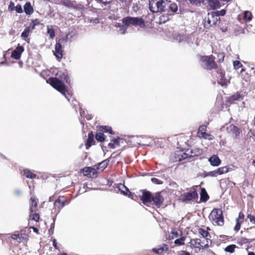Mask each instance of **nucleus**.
Wrapping results in <instances>:
<instances>
[{
	"instance_id": "obj_39",
	"label": "nucleus",
	"mask_w": 255,
	"mask_h": 255,
	"mask_svg": "<svg viewBox=\"0 0 255 255\" xmlns=\"http://www.w3.org/2000/svg\"><path fill=\"white\" fill-rule=\"evenodd\" d=\"M96 139L100 142H103L105 140V137L103 133L98 132L96 134Z\"/></svg>"
},
{
	"instance_id": "obj_27",
	"label": "nucleus",
	"mask_w": 255,
	"mask_h": 255,
	"mask_svg": "<svg viewBox=\"0 0 255 255\" xmlns=\"http://www.w3.org/2000/svg\"><path fill=\"white\" fill-rule=\"evenodd\" d=\"M117 188L124 195H127V192H129L128 188L124 184H120L118 185Z\"/></svg>"
},
{
	"instance_id": "obj_24",
	"label": "nucleus",
	"mask_w": 255,
	"mask_h": 255,
	"mask_svg": "<svg viewBox=\"0 0 255 255\" xmlns=\"http://www.w3.org/2000/svg\"><path fill=\"white\" fill-rule=\"evenodd\" d=\"M200 242L201 249L208 248L209 247V244L211 243L210 240H208L207 239L204 238L200 239Z\"/></svg>"
},
{
	"instance_id": "obj_45",
	"label": "nucleus",
	"mask_w": 255,
	"mask_h": 255,
	"mask_svg": "<svg viewBox=\"0 0 255 255\" xmlns=\"http://www.w3.org/2000/svg\"><path fill=\"white\" fill-rule=\"evenodd\" d=\"M199 234L202 237V238H205L208 235V232L202 229H199L198 230Z\"/></svg>"
},
{
	"instance_id": "obj_15",
	"label": "nucleus",
	"mask_w": 255,
	"mask_h": 255,
	"mask_svg": "<svg viewBox=\"0 0 255 255\" xmlns=\"http://www.w3.org/2000/svg\"><path fill=\"white\" fill-rule=\"evenodd\" d=\"M200 243V239H192L190 242L191 245L195 248L196 252L201 249Z\"/></svg>"
},
{
	"instance_id": "obj_28",
	"label": "nucleus",
	"mask_w": 255,
	"mask_h": 255,
	"mask_svg": "<svg viewBox=\"0 0 255 255\" xmlns=\"http://www.w3.org/2000/svg\"><path fill=\"white\" fill-rule=\"evenodd\" d=\"M24 175L28 178L33 179L36 177V174L32 173L29 170L25 169L23 170Z\"/></svg>"
},
{
	"instance_id": "obj_26",
	"label": "nucleus",
	"mask_w": 255,
	"mask_h": 255,
	"mask_svg": "<svg viewBox=\"0 0 255 255\" xmlns=\"http://www.w3.org/2000/svg\"><path fill=\"white\" fill-rule=\"evenodd\" d=\"M109 163V161L107 160H104L101 162L98 166H97V168L96 169H99L101 171H103L105 168H106Z\"/></svg>"
},
{
	"instance_id": "obj_5",
	"label": "nucleus",
	"mask_w": 255,
	"mask_h": 255,
	"mask_svg": "<svg viewBox=\"0 0 255 255\" xmlns=\"http://www.w3.org/2000/svg\"><path fill=\"white\" fill-rule=\"evenodd\" d=\"M202 150L197 148L194 150L192 149L190 151L187 150L186 153L183 152V151H178L176 153L179 157L176 160L180 161L182 159L186 158L188 157H193L195 156H198L202 153Z\"/></svg>"
},
{
	"instance_id": "obj_20",
	"label": "nucleus",
	"mask_w": 255,
	"mask_h": 255,
	"mask_svg": "<svg viewBox=\"0 0 255 255\" xmlns=\"http://www.w3.org/2000/svg\"><path fill=\"white\" fill-rule=\"evenodd\" d=\"M37 201L36 200L31 197L30 199V211H31V213L35 212L37 209Z\"/></svg>"
},
{
	"instance_id": "obj_6",
	"label": "nucleus",
	"mask_w": 255,
	"mask_h": 255,
	"mask_svg": "<svg viewBox=\"0 0 255 255\" xmlns=\"http://www.w3.org/2000/svg\"><path fill=\"white\" fill-rule=\"evenodd\" d=\"M200 61L202 66L204 68L211 69L214 68L215 66L213 57L212 56H201Z\"/></svg>"
},
{
	"instance_id": "obj_10",
	"label": "nucleus",
	"mask_w": 255,
	"mask_h": 255,
	"mask_svg": "<svg viewBox=\"0 0 255 255\" xmlns=\"http://www.w3.org/2000/svg\"><path fill=\"white\" fill-rule=\"evenodd\" d=\"M54 55L58 60H60L63 56V50L61 44L59 42H56L55 45V50L53 51Z\"/></svg>"
},
{
	"instance_id": "obj_36",
	"label": "nucleus",
	"mask_w": 255,
	"mask_h": 255,
	"mask_svg": "<svg viewBox=\"0 0 255 255\" xmlns=\"http://www.w3.org/2000/svg\"><path fill=\"white\" fill-rule=\"evenodd\" d=\"M173 36L174 40L177 42H181L185 39L184 35L178 33H175Z\"/></svg>"
},
{
	"instance_id": "obj_46",
	"label": "nucleus",
	"mask_w": 255,
	"mask_h": 255,
	"mask_svg": "<svg viewBox=\"0 0 255 255\" xmlns=\"http://www.w3.org/2000/svg\"><path fill=\"white\" fill-rule=\"evenodd\" d=\"M221 78L219 81V83L222 85V86H226L227 85L228 83L229 82V80H225L224 79V75H221Z\"/></svg>"
},
{
	"instance_id": "obj_13",
	"label": "nucleus",
	"mask_w": 255,
	"mask_h": 255,
	"mask_svg": "<svg viewBox=\"0 0 255 255\" xmlns=\"http://www.w3.org/2000/svg\"><path fill=\"white\" fill-rule=\"evenodd\" d=\"M24 48L21 46H18L11 54V57L15 59L18 60L20 58L21 54L23 52Z\"/></svg>"
},
{
	"instance_id": "obj_48",
	"label": "nucleus",
	"mask_w": 255,
	"mask_h": 255,
	"mask_svg": "<svg viewBox=\"0 0 255 255\" xmlns=\"http://www.w3.org/2000/svg\"><path fill=\"white\" fill-rule=\"evenodd\" d=\"M206 129V127L204 125L201 126L199 128V130L198 131L197 134L198 136L201 134V132H205V131Z\"/></svg>"
},
{
	"instance_id": "obj_50",
	"label": "nucleus",
	"mask_w": 255,
	"mask_h": 255,
	"mask_svg": "<svg viewBox=\"0 0 255 255\" xmlns=\"http://www.w3.org/2000/svg\"><path fill=\"white\" fill-rule=\"evenodd\" d=\"M236 225L235 227H234V230L237 232L240 229L241 223H240V222L239 221V219H236Z\"/></svg>"
},
{
	"instance_id": "obj_18",
	"label": "nucleus",
	"mask_w": 255,
	"mask_h": 255,
	"mask_svg": "<svg viewBox=\"0 0 255 255\" xmlns=\"http://www.w3.org/2000/svg\"><path fill=\"white\" fill-rule=\"evenodd\" d=\"M120 138H114L111 140V142L108 144V146L111 148H115L120 145Z\"/></svg>"
},
{
	"instance_id": "obj_3",
	"label": "nucleus",
	"mask_w": 255,
	"mask_h": 255,
	"mask_svg": "<svg viewBox=\"0 0 255 255\" xmlns=\"http://www.w3.org/2000/svg\"><path fill=\"white\" fill-rule=\"evenodd\" d=\"M49 82L54 88L62 94L68 101L70 100L69 94L68 93L65 86L61 81L57 78H50L49 79Z\"/></svg>"
},
{
	"instance_id": "obj_58",
	"label": "nucleus",
	"mask_w": 255,
	"mask_h": 255,
	"mask_svg": "<svg viewBox=\"0 0 255 255\" xmlns=\"http://www.w3.org/2000/svg\"><path fill=\"white\" fill-rule=\"evenodd\" d=\"M97 1H100L104 3V4H106L107 3H110L112 0H97Z\"/></svg>"
},
{
	"instance_id": "obj_8",
	"label": "nucleus",
	"mask_w": 255,
	"mask_h": 255,
	"mask_svg": "<svg viewBox=\"0 0 255 255\" xmlns=\"http://www.w3.org/2000/svg\"><path fill=\"white\" fill-rule=\"evenodd\" d=\"M198 197V194L195 190H191L189 192L184 193L180 197V200L183 202L195 200Z\"/></svg>"
},
{
	"instance_id": "obj_52",
	"label": "nucleus",
	"mask_w": 255,
	"mask_h": 255,
	"mask_svg": "<svg viewBox=\"0 0 255 255\" xmlns=\"http://www.w3.org/2000/svg\"><path fill=\"white\" fill-rule=\"evenodd\" d=\"M208 175L212 176V177H216L218 176L217 172L216 170L212 171H210L208 173Z\"/></svg>"
},
{
	"instance_id": "obj_60",
	"label": "nucleus",
	"mask_w": 255,
	"mask_h": 255,
	"mask_svg": "<svg viewBox=\"0 0 255 255\" xmlns=\"http://www.w3.org/2000/svg\"><path fill=\"white\" fill-rule=\"evenodd\" d=\"M18 236V234H13V235H11V237L13 240H15L17 241Z\"/></svg>"
},
{
	"instance_id": "obj_31",
	"label": "nucleus",
	"mask_w": 255,
	"mask_h": 255,
	"mask_svg": "<svg viewBox=\"0 0 255 255\" xmlns=\"http://www.w3.org/2000/svg\"><path fill=\"white\" fill-rule=\"evenodd\" d=\"M117 26L118 27H120V29L118 30V31L120 34H123L125 33V32L127 30L128 26L124 24L123 23L122 25H121L120 23H118V24H117Z\"/></svg>"
},
{
	"instance_id": "obj_44",
	"label": "nucleus",
	"mask_w": 255,
	"mask_h": 255,
	"mask_svg": "<svg viewBox=\"0 0 255 255\" xmlns=\"http://www.w3.org/2000/svg\"><path fill=\"white\" fill-rule=\"evenodd\" d=\"M62 4L69 7L73 6V3L70 0H63Z\"/></svg>"
},
{
	"instance_id": "obj_34",
	"label": "nucleus",
	"mask_w": 255,
	"mask_h": 255,
	"mask_svg": "<svg viewBox=\"0 0 255 255\" xmlns=\"http://www.w3.org/2000/svg\"><path fill=\"white\" fill-rule=\"evenodd\" d=\"M100 128H101L100 130L101 131H104L105 132H109L111 134H114V131H113L112 128L110 127H107V126L101 127Z\"/></svg>"
},
{
	"instance_id": "obj_62",
	"label": "nucleus",
	"mask_w": 255,
	"mask_h": 255,
	"mask_svg": "<svg viewBox=\"0 0 255 255\" xmlns=\"http://www.w3.org/2000/svg\"><path fill=\"white\" fill-rule=\"evenodd\" d=\"M53 245L56 249H58L56 240L55 239L53 240Z\"/></svg>"
},
{
	"instance_id": "obj_54",
	"label": "nucleus",
	"mask_w": 255,
	"mask_h": 255,
	"mask_svg": "<svg viewBox=\"0 0 255 255\" xmlns=\"http://www.w3.org/2000/svg\"><path fill=\"white\" fill-rule=\"evenodd\" d=\"M151 180L153 183L157 184H160L162 183L161 181H160L159 180H158V179L155 178H151Z\"/></svg>"
},
{
	"instance_id": "obj_7",
	"label": "nucleus",
	"mask_w": 255,
	"mask_h": 255,
	"mask_svg": "<svg viewBox=\"0 0 255 255\" xmlns=\"http://www.w3.org/2000/svg\"><path fill=\"white\" fill-rule=\"evenodd\" d=\"M219 18V16L217 14H214L213 13H208V17L204 20V27L208 28L212 25L216 24Z\"/></svg>"
},
{
	"instance_id": "obj_57",
	"label": "nucleus",
	"mask_w": 255,
	"mask_h": 255,
	"mask_svg": "<svg viewBox=\"0 0 255 255\" xmlns=\"http://www.w3.org/2000/svg\"><path fill=\"white\" fill-rule=\"evenodd\" d=\"M244 218V215L243 213L242 212H240L239 213L238 218H237L236 219H239V221L240 222V220H241V221H242L243 220Z\"/></svg>"
},
{
	"instance_id": "obj_49",
	"label": "nucleus",
	"mask_w": 255,
	"mask_h": 255,
	"mask_svg": "<svg viewBox=\"0 0 255 255\" xmlns=\"http://www.w3.org/2000/svg\"><path fill=\"white\" fill-rule=\"evenodd\" d=\"M164 250V248H160L157 249H155V248L152 249V251L154 253H155L157 254H158V255H161L163 253Z\"/></svg>"
},
{
	"instance_id": "obj_51",
	"label": "nucleus",
	"mask_w": 255,
	"mask_h": 255,
	"mask_svg": "<svg viewBox=\"0 0 255 255\" xmlns=\"http://www.w3.org/2000/svg\"><path fill=\"white\" fill-rule=\"evenodd\" d=\"M248 219H249L250 222L253 224H255V217L254 216H252L251 215H249L248 216Z\"/></svg>"
},
{
	"instance_id": "obj_40",
	"label": "nucleus",
	"mask_w": 255,
	"mask_h": 255,
	"mask_svg": "<svg viewBox=\"0 0 255 255\" xmlns=\"http://www.w3.org/2000/svg\"><path fill=\"white\" fill-rule=\"evenodd\" d=\"M242 99V97L241 95L239 93H236V94L233 95L232 97H231L230 100L231 101H239Z\"/></svg>"
},
{
	"instance_id": "obj_35",
	"label": "nucleus",
	"mask_w": 255,
	"mask_h": 255,
	"mask_svg": "<svg viewBox=\"0 0 255 255\" xmlns=\"http://www.w3.org/2000/svg\"><path fill=\"white\" fill-rule=\"evenodd\" d=\"M94 141V134L92 133L89 134L88 138L87 143V149L90 147L92 142Z\"/></svg>"
},
{
	"instance_id": "obj_43",
	"label": "nucleus",
	"mask_w": 255,
	"mask_h": 255,
	"mask_svg": "<svg viewBox=\"0 0 255 255\" xmlns=\"http://www.w3.org/2000/svg\"><path fill=\"white\" fill-rule=\"evenodd\" d=\"M236 247V246L234 245H230L225 248V251L226 252L232 253L234 252Z\"/></svg>"
},
{
	"instance_id": "obj_56",
	"label": "nucleus",
	"mask_w": 255,
	"mask_h": 255,
	"mask_svg": "<svg viewBox=\"0 0 255 255\" xmlns=\"http://www.w3.org/2000/svg\"><path fill=\"white\" fill-rule=\"evenodd\" d=\"M179 255H190L188 252L184 251H181L178 253Z\"/></svg>"
},
{
	"instance_id": "obj_16",
	"label": "nucleus",
	"mask_w": 255,
	"mask_h": 255,
	"mask_svg": "<svg viewBox=\"0 0 255 255\" xmlns=\"http://www.w3.org/2000/svg\"><path fill=\"white\" fill-rule=\"evenodd\" d=\"M66 199L64 197H59L54 203V205L60 210L65 204Z\"/></svg>"
},
{
	"instance_id": "obj_25",
	"label": "nucleus",
	"mask_w": 255,
	"mask_h": 255,
	"mask_svg": "<svg viewBox=\"0 0 255 255\" xmlns=\"http://www.w3.org/2000/svg\"><path fill=\"white\" fill-rule=\"evenodd\" d=\"M24 10L25 12L27 14H31L33 11V9L32 7L31 6L30 3L29 2H26L24 6Z\"/></svg>"
},
{
	"instance_id": "obj_23",
	"label": "nucleus",
	"mask_w": 255,
	"mask_h": 255,
	"mask_svg": "<svg viewBox=\"0 0 255 255\" xmlns=\"http://www.w3.org/2000/svg\"><path fill=\"white\" fill-rule=\"evenodd\" d=\"M200 198L201 200L203 202L207 201L209 198V196L204 188H202L201 190Z\"/></svg>"
},
{
	"instance_id": "obj_12",
	"label": "nucleus",
	"mask_w": 255,
	"mask_h": 255,
	"mask_svg": "<svg viewBox=\"0 0 255 255\" xmlns=\"http://www.w3.org/2000/svg\"><path fill=\"white\" fill-rule=\"evenodd\" d=\"M182 235V232L180 230L177 228L173 229H172L171 232L169 233L167 239L170 240H173L180 237Z\"/></svg>"
},
{
	"instance_id": "obj_55",
	"label": "nucleus",
	"mask_w": 255,
	"mask_h": 255,
	"mask_svg": "<svg viewBox=\"0 0 255 255\" xmlns=\"http://www.w3.org/2000/svg\"><path fill=\"white\" fill-rule=\"evenodd\" d=\"M14 8H15L14 4L13 2L11 1L8 6V10L9 11H12L14 10Z\"/></svg>"
},
{
	"instance_id": "obj_4",
	"label": "nucleus",
	"mask_w": 255,
	"mask_h": 255,
	"mask_svg": "<svg viewBox=\"0 0 255 255\" xmlns=\"http://www.w3.org/2000/svg\"><path fill=\"white\" fill-rule=\"evenodd\" d=\"M123 23L128 26L133 25L140 28L145 27V23L143 19L138 17H128L123 19Z\"/></svg>"
},
{
	"instance_id": "obj_59",
	"label": "nucleus",
	"mask_w": 255,
	"mask_h": 255,
	"mask_svg": "<svg viewBox=\"0 0 255 255\" xmlns=\"http://www.w3.org/2000/svg\"><path fill=\"white\" fill-rule=\"evenodd\" d=\"M191 2L193 3H201L203 1V0H189Z\"/></svg>"
},
{
	"instance_id": "obj_29",
	"label": "nucleus",
	"mask_w": 255,
	"mask_h": 255,
	"mask_svg": "<svg viewBox=\"0 0 255 255\" xmlns=\"http://www.w3.org/2000/svg\"><path fill=\"white\" fill-rule=\"evenodd\" d=\"M178 10V6L175 3H171L168 4V9L167 10L168 12L170 11L173 12H176Z\"/></svg>"
},
{
	"instance_id": "obj_2",
	"label": "nucleus",
	"mask_w": 255,
	"mask_h": 255,
	"mask_svg": "<svg viewBox=\"0 0 255 255\" xmlns=\"http://www.w3.org/2000/svg\"><path fill=\"white\" fill-rule=\"evenodd\" d=\"M222 214V210L215 208L210 214L209 219L214 225L222 226L224 223Z\"/></svg>"
},
{
	"instance_id": "obj_53",
	"label": "nucleus",
	"mask_w": 255,
	"mask_h": 255,
	"mask_svg": "<svg viewBox=\"0 0 255 255\" xmlns=\"http://www.w3.org/2000/svg\"><path fill=\"white\" fill-rule=\"evenodd\" d=\"M15 10L18 13H21L22 12V7L20 5H17L15 7Z\"/></svg>"
},
{
	"instance_id": "obj_38",
	"label": "nucleus",
	"mask_w": 255,
	"mask_h": 255,
	"mask_svg": "<svg viewBox=\"0 0 255 255\" xmlns=\"http://www.w3.org/2000/svg\"><path fill=\"white\" fill-rule=\"evenodd\" d=\"M28 240V237L24 234H18L17 242L21 243L26 241Z\"/></svg>"
},
{
	"instance_id": "obj_17",
	"label": "nucleus",
	"mask_w": 255,
	"mask_h": 255,
	"mask_svg": "<svg viewBox=\"0 0 255 255\" xmlns=\"http://www.w3.org/2000/svg\"><path fill=\"white\" fill-rule=\"evenodd\" d=\"M209 161L210 164L214 166H218L221 164V160L216 155L212 156L209 159Z\"/></svg>"
},
{
	"instance_id": "obj_22",
	"label": "nucleus",
	"mask_w": 255,
	"mask_h": 255,
	"mask_svg": "<svg viewBox=\"0 0 255 255\" xmlns=\"http://www.w3.org/2000/svg\"><path fill=\"white\" fill-rule=\"evenodd\" d=\"M47 33L48 34H49V37L51 39H53L55 36V30L54 29L53 26L48 25L47 26Z\"/></svg>"
},
{
	"instance_id": "obj_30",
	"label": "nucleus",
	"mask_w": 255,
	"mask_h": 255,
	"mask_svg": "<svg viewBox=\"0 0 255 255\" xmlns=\"http://www.w3.org/2000/svg\"><path fill=\"white\" fill-rule=\"evenodd\" d=\"M216 171L218 175H222L223 174L227 173L229 171V168L227 166H223L217 169Z\"/></svg>"
},
{
	"instance_id": "obj_1",
	"label": "nucleus",
	"mask_w": 255,
	"mask_h": 255,
	"mask_svg": "<svg viewBox=\"0 0 255 255\" xmlns=\"http://www.w3.org/2000/svg\"><path fill=\"white\" fill-rule=\"evenodd\" d=\"M168 0H149V8L153 13L163 12L168 9Z\"/></svg>"
},
{
	"instance_id": "obj_33",
	"label": "nucleus",
	"mask_w": 255,
	"mask_h": 255,
	"mask_svg": "<svg viewBox=\"0 0 255 255\" xmlns=\"http://www.w3.org/2000/svg\"><path fill=\"white\" fill-rule=\"evenodd\" d=\"M185 239L186 238L185 237H181L175 240L174 243L176 246H178L184 245Z\"/></svg>"
},
{
	"instance_id": "obj_9",
	"label": "nucleus",
	"mask_w": 255,
	"mask_h": 255,
	"mask_svg": "<svg viewBox=\"0 0 255 255\" xmlns=\"http://www.w3.org/2000/svg\"><path fill=\"white\" fill-rule=\"evenodd\" d=\"M227 131L233 137H237L240 134L241 130L233 125H230L227 128Z\"/></svg>"
},
{
	"instance_id": "obj_41",
	"label": "nucleus",
	"mask_w": 255,
	"mask_h": 255,
	"mask_svg": "<svg viewBox=\"0 0 255 255\" xmlns=\"http://www.w3.org/2000/svg\"><path fill=\"white\" fill-rule=\"evenodd\" d=\"M29 217L32 220L36 222L38 221L39 218L38 214L35 213V212L31 213L30 212Z\"/></svg>"
},
{
	"instance_id": "obj_19",
	"label": "nucleus",
	"mask_w": 255,
	"mask_h": 255,
	"mask_svg": "<svg viewBox=\"0 0 255 255\" xmlns=\"http://www.w3.org/2000/svg\"><path fill=\"white\" fill-rule=\"evenodd\" d=\"M81 172L83 173L84 175H88L91 173L94 174L96 172V169L95 168L87 167L82 169Z\"/></svg>"
},
{
	"instance_id": "obj_61",
	"label": "nucleus",
	"mask_w": 255,
	"mask_h": 255,
	"mask_svg": "<svg viewBox=\"0 0 255 255\" xmlns=\"http://www.w3.org/2000/svg\"><path fill=\"white\" fill-rule=\"evenodd\" d=\"M35 26L33 24L32 22L30 23L29 26L27 27V28H29V30H33L35 28Z\"/></svg>"
},
{
	"instance_id": "obj_32",
	"label": "nucleus",
	"mask_w": 255,
	"mask_h": 255,
	"mask_svg": "<svg viewBox=\"0 0 255 255\" xmlns=\"http://www.w3.org/2000/svg\"><path fill=\"white\" fill-rule=\"evenodd\" d=\"M199 137L203 138L205 139L209 140H212L214 138V136L209 133L206 132H201V134L198 136Z\"/></svg>"
},
{
	"instance_id": "obj_37",
	"label": "nucleus",
	"mask_w": 255,
	"mask_h": 255,
	"mask_svg": "<svg viewBox=\"0 0 255 255\" xmlns=\"http://www.w3.org/2000/svg\"><path fill=\"white\" fill-rule=\"evenodd\" d=\"M244 19L247 21H251L252 19V14L248 11H245L244 13Z\"/></svg>"
},
{
	"instance_id": "obj_47",
	"label": "nucleus",
	"mask_w": 255,
	"mask_h": 255,
	"mask_svg": "<svg viewBox=\"0 0 255 255\" xmlns=\"http://www.w3.org/2000/svg\"><path fill=\"white\" fill-rule=\"evenodd\" d=\"M233 65L235 69H238L242 66V63L238 60L234 61L233 62Z\"/></svg>"
},
{
	"instance_id": "obj_63",
	"label": "nucleus",
	"mask_w": 255,
	"mask_h": 255,
	"mask_svg": "<svg viewBox=\"0 0 255 255\" xmlns=\"http://www.w3.org/2000/svg\"><path fill=\"white\" fill-rule=\"evenodd\" d=\"M62 0H53V1L56 4H60L62 3Z\"/></svg>"
},
{
	"instance_id": "obj_21",
	"label": "nucleus",
	"mask_w": 255,
	"mask_h": 255,
	"mask_svg": "<svg viewBox=\"0 0 255 255\" xmlns=\"http://www.w3.org/2000/svg\"><path fill=\"white\" fill-rule=\"evenodd\" d=\"M211 8L213 9L220 7V2L218 0H207Z\"/></svg>"
},
{
	"instance_id": "obj_64",
	"label": "nucleus",
	"mask_w": 255,
	"mask_h": 255,
	"mask_svg": "<svg viewBox=\"0 0 255 255\" xmlns=\"http://www.w3.org/2000/svg\"><path fill=\"white\" fill-rule=\"evenodd\" d=\"M32 22L33 23V24L35 26L38 25L40 23L39 21L38 20H36V19L32 21Z\"/></svg>"
},
{
	"instance_id": "obj_11",
	"label": "nucleus",
	"mask_w": 255,
	"mask_h": 255,
	"mask_svg": "<svg viewBox=\"0 0 255 255\" xmlns=\"http://www.w3.org/2000/svg\"><path fill=\"white\" fill-rule=\"evenodd\" d=\"M164 200L163 197L161 195L160 193H156L152 196V200L154 204L159 207Z\"/></svg>"
},
{
	"instance_id": "obj_42",
	"label": "nucleus",
	"mask_w": 255,
	"mask_h": 255,
	"mask_svg": "<svg viewBox=\"0 0 255 255\" xmlns=\"http://www.w3.org/2000/svg\"><path fill=\"white\" fill-rule=\"evenodd\" d=\"M30 32L29 28L26 27L24 31L22 32L21 36L24 39H25L29 35Z\"/></svg>"
},
{
	"instance_id": "obj_14",
	"label": "nucleus",
	"mask_w": 255,
	"mask_h": 255,
	"mask_svg": "<svg viewBox=\"0 0 255 255\" xmlns=\"http://www.w3.org/2000/svg\"><path fill=\"white\" fill-rule=\"evenodd\" d=\"M141 199L144 205H147L150 203L152 200V196L150 193L147 191H143Z\"/></svg>"
}]
</instances>
